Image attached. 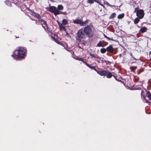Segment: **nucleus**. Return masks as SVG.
I'll return each instance as SVG.
<instances>
[{"instance_id":"1","label":"nucleus","mask_w":151,"mask_h":151,"mask_svg":"<svg viewBox=\"0 0 151 151\" xmlns=\"http://www.w3.org/2000/svg\"><path fill=\"white\" fill-rule=\"evenodd\" d=\"M46 9L48 11L53 13L55 16L59 14H65V13L59 11L63 9V7L62 5H58L57 8L55 6H51L46 8Z\"/></svg>"},{"instance_id":"2","label":"nucleus","mask_w":151,"mask_h":151,"mask_svg":"<svg viewBox=\"0 0 151 151\" xmlns=\"http://www.w3.org/2000/svg\"><path fill=\"white\" fill-rule=\"evenodd\" d=\"M26 51L23 47H20L15 51L14 54L17 57L22 58L25 55Z\"/></svg>"},{"instance_id":"3","label":"nucleus","mask_w":151,"mask_h":151,"mask_svg":"<svg viewBox=\"0 0 151 151\" xmlns=\"http://www.w3.org/2000/svg\"><path fill=\"white\" fill-rule=\"evenodd\" d=\"M83 32L86 36L88 37H91L93 34L91 29L88 25L84 28Z\"/></svg>"},{"instance_id":"4","label":"nucleus","mask_w":151,"mask_h":151,"mask_svg":"<svg viewBox=\"0 0 151 151\" xmlns=\"http://www.w3.org/2000/svg\"><path fill=\"white\" fill-rule=\"evenodd\" d=\"M143 102L145 103H147L148 105H150V103L148 101L146 98H147L149 100L151 101V94L149 91H147L145 97L143 96Z\"/></svg>"},{"instance_id":"5","label":"nucleus","mask_w":151,"mask_h":151,"mask_svg":"<svg viewBox=\"0 0 151 151\" xmlns=\"http://www.w3.org/2000/svg\"><path fill=\"white\" fill-rule=\"evenodd\" d=\"M136 15L140 19H142L144 15V11L142 9L139 10L137 12Z\"/></svg>"},{"instance_id":"6","label":"nucleus","mask_w":151,"mask_h":151,"mask_svg":"<svg viewBox=\"0 0 151 151\" xmlns=\"http://www.w3.org/2000/svg\"><path fill=\"white\" fill-rule=\"evenodd\" d=\"M52 39L53 40L55 41L56 43L62 45H63L61 38H52Z\"/></svg>"},{"instance_id":"7","label":"nucleus","mask_w":151,"mask_h":151,"mask_svg":"<svg viewBox=\"0 0 151 151\" xmlns=\"http://www.w3.org/2000/svg\"><path fill=\"white\" fill-rule=\"evenodd\" d=\"M82 19H76L73 20V22L75 24H80V26H82Z\"/></svg>"},{"instance_id":"8","label":"nucleus","mask_w":151,"mask_h":151,"mask_svg":"<svg viewBox=\"0 0 151 151\" xmlns=\"http://www.w3.org/2000/svg\"><path fill=\"white\" fill-rule=\"evenodd\" d=\"M78 38H83L84 36V35L83 31L81 30H79L78 31Z\"/></svg>"},{"instance_id":"9","label":"nucleus","mask_w":151,"mask_h":151,"mask_svg":"<svg viewBox=\"0 0 151 151\" xmlns=\"http://www.w3.org/2000/svg\"><path fill=\"white\" fill-rule=\"evenodd\" d=\"M106 70H99L97 71V73L99 75L101 76H104L105 75Z\"/></svg>"},{"instance_id":"10","label":"nucleus","mask_w":151,"mask_h":151,"mask_svg":"<svg viewBox=\"0 0 151 151\" xmlns=\"http://www.w3.org/2000/svg\"><path fill=\"white\" fill-rule=\"evenodd\" d=\"M107 43L104 44L103 42L100 41L97 44L96 46L97 47H104L105 45H106Z\"/></svg>"},{"instance_id":"11","label":"nucleus","mask_w":151,"mask_h":151,"mask_svg":"<svg viewBox=\"0 0 151 151\" xmlns=\"http://www.w3.org/2000/svg\"><path fill=\"white\" fill-rule=\"evenodd\" d=\"M106 50L109 52H112L114 51V49L112 45H110L106 48Z\"/></svg>"},{"instance_id":"12","label":"nucleus","mask_w":151,"mask_h":151,"mask_svg":"<svg viewBox=\"0 0 151 151\" xmlns=\"http://www.w3.org/2000/svg\"><path fill=\"white\" fill-rule=\"evenodd\" d=\"M147 29L145 27H142L139 30V32L141 33H144L147 31Z\"/></svg>"},{"instance_id":"13","label":"nucleus","mask_w":151,"mask_h":151,"mask_svg":"<svg viewBox=\"0 0 151 151\" xmlns=\"http://www.w3.org/2000/svg\"><path fill=\"white\" fill-rule=\"evenodd\" d=\"M105 76H106L107 78H110L112 76L111 73L107 70H106Z\"/></svg>"},{"instance_id":"14","label":"nucleus","mask_w":151,"mask_h":151,"mask_svg":"<svg viewBox=\"0 0 151 151\" xmlns=\"http://www.w3.org/2000/svg\"><path fill=\"white\" fill-rule=\"evenodd\" d=\"M44 25L46 27H47V28L48 27V26L46 22L45 21V20H42V22H40V24H39L38 25Z\"/></svg>"},{"instance_id":"15","label":"nucleus","mask_w":151,"mask_h":151,"mask_svg":"<svg viewBox=\"0 0 151 151\" xmlns=\"http://www.w3.org/2000/svg\"><path fill=\"white\" fill-rule=\"evenodd\" d=\"M90 21V20L88 19H86L84 22H83L82 21V26H83L86 24H88Z\"/></svg>"},{"instance_id":"16","label":"nucleus","mask_w":151,"mask_h":151,"mask_svg":"<svg viewBox=\"0 0 151 151\" xmlns=\"http://www.w3.org/2000/svg\"><path fill=\"white\" fill-rule=\"evenodd\" d=\"M140 19L139 18L137 17L134 20V23L135 24H137L139 22V19Z\"/></svg>"},{"instance_id":"17","label":"nucleus","mask_w":151,"mask_h":151,"mask_svg":"<svg viewBox=\"0 0 151 151\" xmlns=\"http://www.w3.org/2000/svg\"><path fill=\"white\" fill-rule=\"evenodd\" d=\"M90 55L92 57H93L96 58H99V56L94 54H92L91 53H90Z\"/></svg>"},{"instance_id":"18","label":"nucleus","mask_w":151,"mask_h":151,"mask_svg":"<svg viewBox=\"0 0 151 151\" xmlns=\"http://www.w3.org/2000/svg\"><path fill=\"white\" fill-rule=\"evenodd\" d=\"M63 24L65 25L68 23V20L65 19H63L62 21Z\"/></svg>"},{"instance_id":"19","label":"nucleus","mask_w":151,"mask_h":151,"mask_svg":"<svg viewBox=\"0 0 151 151\" xmlns=\"http://www.w3.org/2000/svg\"><path fill=\"white\" fill-rule=\"evenodd\" d=\"M124 16V14H119L118 15V18L119 19H122L123 18Z\"/></svg>"},{"instance_id":"20","label":"nucleus","mask_w":151,"mask_h":151,"mask_svg":"<svg viewBox=\"0 0 151 151\" xmlns=\"http://www.w3.org/2000/svg\"><path fill=\"white\" fill-rule=\"evenodd\" d=\"M116 16V14L115 13H113L110 16V19L114 18Z\"/></svg>"},{"instance_id":"21","label":"nucleus","mask_w":151,"mask_h":151,"mask_svg":"<svg viewBox=\"0 0 151 151\" xmlns=\"http://www.w3.org/2000/svg\"><path fill=\"white\" fill-rule=\"evenodd\" d=\"M101 52L102 53H104L106 52V50L105 48H101L100 50Z\"/></svg>"},{"instance_id":"22","label":"nucleus","mask_w":151,"mask_h":151,"mask_svg":"<svg viewBox=\"0 0 151 151\" xmlns=\"http://www.w3.org/2000/svg\"><path fill=\"white\" fill-rule=\"evenodd\" d=\"M40 16L38 14V24H40L41 22H42V20H44L40 18Z\"/></svg>"},{"instance_id":"23","label":"nucleus","mask_w":151,"mask_h":151,"mask_svg":"<svg viewBox=\"0 0 151 151\" xmlns=\"http://www.w3.org/2000/svg\"><path fill=\"white\" fill-rule=\"evenodd\" d=\"M87 2L88 3L93 4L94 3V0H88L87 1Z\"/></svg>"},{"instance_id":"24","label":"nucleus","mask_w":151,"mask_h":151,"mask_svg":"<svg viewBox=\"0 0 151 151\" xmlns=\"http://www.w3.org/2000/svg\"><path fill=\"white\" fill-rule=\"evenodd\" d=\"M137 68V67L136 66H134L133 67H132L131 69L132 71H133L135 70Z\"/></svg>"},{"instance_id":"25","label":"nucleus","mask_w":151,"mask_h":151,"mask_svg":"<svg viewBox=\"0 0 151 151\" xmlns=\"http://www.w3.org/2000/svg\"><path fill=\"white\" fill-rule=\"evenodd\" d=\"M32 15L35 17H37V14L35 12H32Z\"/></svg>"},{"instance_id":"26","label":"nucleus","mask_w":151,"mask_h":151,"mask_svg":"<svg viewBox=\"0 0 151 151\" xmlns=\"http://www.w3.org/2000/svg\"><path fill=\"white\" fill-rule=\"evenodd\" d=\"M60 29H63L65 30V28L64 26L62 25L61 27H60Z\"/></svg>"},{"instance_id":"27","label":"nucleus","mask_w":151,"mask_h":151,"mask_svg":"<svg viewBox=\"0 0 151 151\" xmlns=\"http://www.w3.org/2000/svg\"><path fill=\"white\" fill-rule=\"evenodd\" d=\"M39 25V27H41V26H42L44 28V29H45V30H46V28H47V27L45 26V25Z\"/></svg>"},{"instance_id":"28","label":"nucleus","mask_w":151,"mask_h":151,"mask_svg":"<svg viewBox=\"0 0 151 151\" xmlns=\"http://www.w3.org/2000/svg\"><path fill=\"white\" fill-rule=\"evenodd\" d=\"M83 58H76L77 60H78L79 61H83Z\"/></svg>"},{"instance_id":"29","label":"nucleus","mask_w":151,"mask_h":151,"mask_svg":"<svg viewBox=\"0 0 151 151\" xmlns=\"http://www.w3.org/2000/svg\"><path fill=\"white\" fill-rule=\"evenodd\" d=\"M94 0V2L95 1V2H96L97 3H99V4L100 5H101L102 6H104L103 5V4H100V3H99V1H98V0Z\"/></svg>"},{"instance_id":"30","label":"nucleus","mask_w":151,"mask_h":151,"mask_svg":"<svg viewBox=\"0 0 151 151\" xmlns=\"http://www.w3.org/2000/svg\"><path fill=\"white\" fill-rule=\"evenodd\" d=\"M138 10L137 8H135V9L134 11V13H135V12L137 13V10Z\"/></svg>"},{"instance_id":"31","label":"nucleus","mask_w":151,"mask_h":151,"mask_svg":"<svg viewBox=\"0 0 151 151\" xmlns=\"http://www.w3.org/2000/svg\"><path fill=\"white\" fill-rule=\"evenodd\" d=\"M88 67L91 69H94V67L91 66L90 65H89V66H88Z\"/></svg>"},{"instance_id":"32","label":"nucleus","mask_w":151,"mask_h":151,"mask_svg":"<svg viewBox=\"0 0 151 151\" xmlns=\"http://www.w3.org/2000/svg\"><path fill=\"white\" fill-rule=\"evenodd\" d=\"M58 25L60 27H61L62 25H63L62 24L60 23H58Z\"/></svg>"},{"instance_id":"33","label":"nucleus","mask_w":151,"mask_h":151,"mask_svg":"<svg viewBox=\"0 0 151 151\" xmlns=\"http://www.w3.org/2000/svg\"><path fill=\"white\" fill-rule=\"evenodd\" d=\"M87 66H88L89 65L87 63H86L85 64Z\"/></svg>"},{"instance_id":"34","label":"nucleus","mask_w":151,"mask_h":151,"mask_svg":"<svg viewBox=\"0 0 151 151\" xmlns=\"http://www.w3.org/2000/svg\"><path fill=\"white\" fill-rule=\"evenodd\" d=\"M83 63L85 64V63H86L85 61L83 60V61H81Z\"/></svg>"},{"instance_id":"35","label":"nucleus","mask_w":151,"mask_h":151,"mask_svg":"<svg viewBox=\"0 0 151 151\" xmlns=\"http://www.w3.org/2000/svg\"><path fill=\"white\" fill-rule=\"evenodd\" d=\"M104 37H105V38H109V37H107L106 35H105L104 34Z\"/></svg>"},{"instance_id":"36","label":"nucleus","mask_w":151,"mask_h":151,"mask_svg":"<svg viewBox=\"0 0 151 151\" xmlns=\"http://www.w3.org/2000/svg\"><path fill=\"white\" fill-rule=\"evenodd\" d=\"M130 55L132 57V58H133V55H132V53H131Z\"/></svg>"},{"instance_id":"37","label":"nucleus","mask_w":151,"mask_h":151,"mask_svg":"<svg viewBox=\"0 0 151 151\" xmlns=\"http://www.w3.org/2000/svg\"><path fill=\"white\" fill-rule=\"evenodd\" d=\"M133 58L134 60H138V59H136V58H134V57H133Z\"/></svg>"},{"instance_id":"38","label":"nucleus","mask_w":151,"mask_h":151,"mask_svg":"<svg viewBox=\"0 0 151 151\" xmlns=\"http://www.w3.org/2000/svg\"><path fill=\"white\" fill-rule=\"evenodd\" d=\"M133 60V59H132L131 58V60Z\"/></svg>"},{"instance_id":"39","label":"nucleus","mask_w":151,"mask_h":151,"mask_svg":"<svg viewBox=\"0 0 151 151\" xmlns=\"http://www.w3.org/2000/svg\"><path fill=\"white\" fill-rule=\"evenodd\" d=\"M142 91H141V93H142Z\"/></svg>"}]
</instances>
